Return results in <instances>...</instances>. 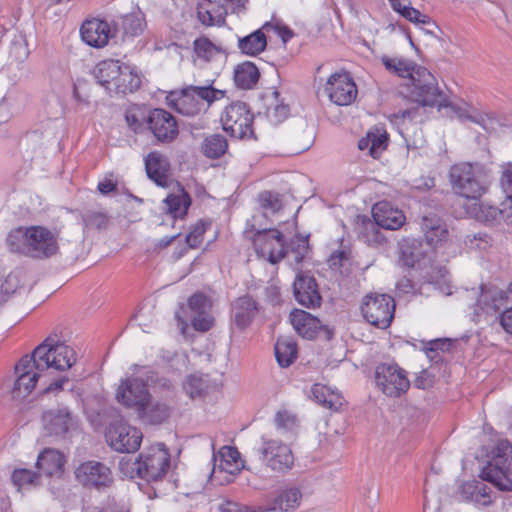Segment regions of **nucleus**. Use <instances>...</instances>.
<instances>
[{
    "instance_id": "nucleus-47",
    "label": "nucleus",
    "mask_w": 512,
    "mask_h": 512,
    "mask_svg": "<svg viewBox=\"0 0 512 512\" xmlns=\"http://www.w3.org/2000/svg\"><path fill=\"white\" fill-rule=\"evenodd\" d=\"M455 341L450 338L434 339L427 343L425 353L431 361L438 362L441 360L440 353L451 351Z\"/></svg>"
},
{
    "instance_id": "nucleus-3",
    "label": "nucleus",
    "mask_w": 512,
    "mask_h": 512,
    "mask_svg": "<svg viewBox=\"0 0 512 512\" xmlns=\"http://www.w3.org/2000/svg\"><path fill=\"white\" fill-rule=\"evenodd\" d=\"M449 181L457 195L472 200L482 197L490 183L485 168L481 164L470 162L452 165L449 170Z\"/></svg>"
},
{
    "instance_id": "nucleus-7",
    "label": "nucleus",
    "mask_w": 512,
    "mask_h": 512,
    "mask_svg": "<svg viewBox=\"0 0 512 512\" xmlns=\"http://www.w3.org/2000/svg\"><path fill=\"white\" fill-rule=\"evenodd\" d=\"M170 465V455L163 444H158L139 455L133 463L132 470L137 476L147 482L161 480Z\"/></svg>"
},
{
    "instance_id": "nucleus-52",
    "label": "nucleus",
    "mask_w": 512,
    "mask_h": 512,
    "mask_svg": "<svg viewBox=\"0 0 512 512\" xmlns=\"http://www.w3.org/2000/svg\"><path fill=\"white\" fill-rule=\"evenodd\" d=\"M206 229H207L206 223H204L202 221L197 222L192 227V229L190 230L188 235L186 236V243H187V245L190 248L198 247L201 244L202 240H203V235H204Z\"/></svg>"
},
{
    "instance_id": "nucleus-35",
    "label": "nucleus",
    "mask_w": 512,
    "mask_h": 512,
    "mask_svg": "<svg viewBox=\"0 0 512 512\" xmlns=\"http://www.w3.org/2000/svg\"><path fill=\"white\" fill-rule=\"evenodd\" d=\"M141 85V77L137 71L130 65L122 64L117 80L112 87V92L131 93L136 91Z\"/></svg>"
},
{
    "instance_id": "nucleus-23",
    "label": "nucleus",
    "mask_w": 512,
    "mask_h": 512,
    "mask_svg": "<svg viewBox=\"0 0 512 512\" xmlns=\"http://www.w3.org/2000/svg\"><path fill=\"white\" fill-rule=\"evenodd\" d=\"M145 169L147 176L158 186H168L170 163L165 155L157 151L150 152L145 157Z\"/></svg>"
},
{
    "instance_id": "nucleus-53",
    "label": "nucleus",
    "mask_w": 512,
    "mask_h": 512,
    "mask_svg": "<svg viewBox=\"0 0 512 512\" xmlns=\"http://www.w3.org/2000/svg\"><path fill=\"white\" fill-rule=\"evenodd\" d=\"M37 474L28 469H16L12 474V482L18 488L35 483Z\"/></svg>"
},
{
    "instance_id": "nucleus-10",
    "label": "nucleus",
    "mask_w": 512,
    "mask_h": 512,
    "mask_svg": "<svg viewBox=\"0 0 512 512\" xmlns=\"http://www.w3.org/2000/svg\"><path fill=\"white\" fill-rule=\"evenodd\" d=\"M15 381L11 390L14 399L27 397L35 388L38 380L45 376L43 371L38 370V365L33 355L23 356L14 368Z\"/></svg>"
},
{
    "instance_id": "nucleus-33",
    "label": "nucleus",
    "mask_w": 512,
    "mask_h": 512,
    "mask_svg": "<svg viewBox=\"0 0 512 512\" xmlns=\"http://www.w3.org/2000/svg\"><path fill=\"white\" fill-rule=\"evenodd\" d=\"M388 135L385 131L375 128L370 130L366 137L361 138L358 142L360 150H368V153L373 158L377 159L381 153L387 148Z\"/></svg>"
},
{
    "instance_id": "nucleus-55",
    "label": "nucleus",
    "mask_w": 512,
    "mask_h": 512,
    "mask_svg": "<svg viewBox=\"0 0 512 512\" xmlns=\"http://www.w3.org/2000/svg\"><path fill=\"white\" fill-rule=\"evenodd\" d=\"M266 114L272 123L278 124L287 118L289 107L283 103L275 104L267 108Z\"/></svg>"
},
{
    "instance_id": "nucleus-5",
    "label": "nucleus",
    "mask_w": 512,
    "mask_h": 512,
    "mask_svg": "<svg viewBox=\"0 0 512 512\" xmlns=\"http://www.w3.org/2000/svg\"><path fill=\"white\" fill-rule=\"evenodd\" d=\"M38 370L44 373L55 370L65 371L76 363L75 351L68 345L48 337L32 353Z\"/></svg>"
},
{
    "instance_id": "nucleus-48",
    "label": "nucleus",
    "mask_w": 512,
    "mask_h": 512,
    "mask_svg": "<svg viewBox=\"0 0 512 512\" xmlns=\"http://www.w3.org/2000/svg\"><path fill=\"white\" fill-rule=\"evenodd\" d=\"M207 389V381L202 376L190 375L183 383V390L192 399L201 397Z\"/></svg>"
},
{
    "instance_id": "nucleus-4",
    "label": "nucleus",
    "mask_w": 512,
    "mask_h": 512,
    "mask_svg": "<svg viewBox=\"0 0 512 512\" xmlns=\"http://www.w3.org/2000/svg\"><path fill=\"white\" fill-rule=\"evenodd\" d=\"M131 376L120 380L116 391V400L127 408H142L149 401L151 394L147 385L154 381V372L150 367L133 364Z\"/></svg>"
},
{
    "instance_id": "nucleus-57",
    "label": "nucleus",
    "mask_w": 512,
    "mask_h": 512,
    "mask_svg": "<svg viewBox=\"0 0 512 512\" xmlns=\"http://www.w3.org/2000/svg\"><path fill=\"white\" fill-rule=\"evenodd\" d=\"M23 242L27 244V228H17L12 230L7 237V244L10 246L12 251L19 250V244Z\"/></svg>"
},
{
    "instance_id": "nucleus-37",
    "label": "nucleus",
    "mask_w": 512,
    "mask_h": 512,
    "mask_svg": "<svg viewBox=\"0 0 512 512\" xmlns=\"http://www.w3.org/2000/svg\"><path fill=\"white\" fill-rule=\"evenodd\" d=\"M198 19L206 26H221L225 23L226 9L211 2L198 6Z\"/></svg>"
},
{
    "instance_id": "nucleus-8",
    "label": "nucleus",
    "mask_w": 512,
    "mask_h": 512,
    "mask_svg": "<svg viewBox=\"0 0 512 512\" xmlns=\"http://www.w3.org/2000/svg\"><path fill=\"white\" fill-rule=\"evenodd\" d=\"M361 311L371 325L386 329L394 318L395 301L387 294L370 293L364 297Z\"/></svg>"
},
{
    "instance_id": "nucleus-18",
    "label": "nucleus",
    "mask_w": 512,
    "mask_h": 512,
    "mask_svg": "<svg viewBox=\"0 0 512 512\" xmlns=\"http://www.w3.org/2000/svg\"><path fill=\"white\" fill-rule=\"evenodd\" d=\"M78 482L86 487H106L112 482L111 470L98 461H86L75 470Z\"/></svg>"
},
{
    "instance_id": "nucleus-29",
    "label": "nucleus",
    "mask_w": 512,
    "mask_h": 512,
    "mask_svg": "<svg viewBox=\"0 0 512 512\" xmlns=\"http://www.w3.org/2000/svg\"><path fill=\"white\" fill-rule=\"evenodd\" d=\"M191 198L185 189L178 185L177 190L163 200L162 209L173 218H182L187 214Z\"/></svg>"
},
{
    "instance_id": "nucleus-30",
    "label": "nucleus",
    "mask_w": 512,
    "mask_h": 512,
    "mask_svg": "<svg viewBox=\"0 0 512 512\" xmlns=\"http://www.w3.org/2000/svg\"><path fill=\"white\" fill-rule=\"evenodd\" d=\"M122 64L119 60L107 59L99 62L95 67L94 76L107 91L112 92Z\"/></svg>"
},
{
    "instance_id": "nucleus-54",
    "label": "nucleus",
    "mask_w": 512,
    "mask_h": 512,
    "mask_svg": "<svg viewBox=\"0 0 512 512\" xmlns=\"http://www.w3.org/2000/svg\"><path fill=\"white\" fill-rule=\"evenodd\" d=\"M275 423L279 429L291 431L297 426L298 420L296 415L284 410L277 412Z\"/></svg>"
},
{
    "instance_id": "nucleus-16",
    "label": "nucleus",
    "mask_w": 512,
    "mask_h": 512,
    "mask_svg": "<svg viewBox=\"0 0 512 512\" xmlns=\"http://www.w3.org/2000/svg\"><path fill=\"white\" fill-rule=\"evenodd\" d=\"M325 92L331 102L339 106L350 105L357 97V87L346 72L331 75L326 84Z\"/></svg>"
},
{
    "instance_id": "nucleus-11",
    "label": "nucleus",
    "mask_w": 512,
    "mask_h": 512,
    "mask_svg": "<svg viewBox=\"0 0 512 512\" xmlns=\"http://www.w3.org/2000/svg\"><path fill=\"white\" fill-rule=\"evenodd\" d=\"M377 387L389 397H399L410 387L406 371L397 364L382 363L376 367Z\"/></svg>"
},
{
    "instance_id": "nucleus-56",
    "label": "nucleus",
    "mask_w": 512,
    "mask_h": 512,
    "mask_svg": "<svg viewBox=\"0 0 512 512\" xmlns=\"http://www.w3.org/2000/svg\"><path fill=\"white\" fill-rule=\"evenodd\" d=\"M191 323L195 330L206 332L212 327L213 318L209 312L196 313L191 317Z\"/></svg>"
},
{
    "instance_id": "nucleus-1",
    "label": "nucleus",
    "mask_w": 512,
    "mask_h": 512,
    "mask_svg": "<svg viewBox=\"0 0 512 512\" xmlns=\"http://www.w3.org/2000/svg\"><path fill=\"white\" fill-rule=\"evenodd\" d=\"M380 60L388 72L402 78H409V97L412 101L421 107L438 105L439 108H450L457 118L461 120L467 118L462 108L446 103V98L440 91L435 77L426 68L416 66L413 61L403 57L383 55Z\"/></svg>"
},
{
    "instance_id": "nucleus-25",
    "label": "nucleus",
    "mask_w": 512,
    "mask_h": 512,
    "mask_svg": "<svg viewBox=\"0 0 512 512\" xmlns=\"http://www.w3.org/2000/svg\"><path fill=\"white\" fill-rule=\"evenodd\" d=\"M289 318L295 331L309 340L314 339L322 327L318 318L301 309L291 311Z\"/></svg>"
},
{
    "instance_id": "nucleus-24",
    "label": "nucleus",
    "mask_w": 512,
    "mask_h": 512,
    "mask_svg": "<svg viewBox=\"0 0 512 512\" xmlns=\"http://www.w3.org/2000/svg\"><path fill=\"white\" fill-rule=\"evenodd\" d=\"M302 493L297 487L283 489L275 496L266 508L258 507L254 512H289L299 507Z\"/></svg>"
},
{
    "instance_id": "nucleus-19",
    "label": "nucleus",
    "mask_w": 512,
    "mask_h": 512,
    "mask_svg": "<svg viewBox=\"0 0 512 512\" xmlns=\"http://www.w3.org/2000/svg\"><path fill=\"white\" fill-rule=\"evenodd\" d=\"M293 293L296 301L307 308H316L321 304V295L313 276L298 272L294 283Z\"/></svg>"
},
{
    "instance_id": "nucleus-50",
    "label": "nucleus",
    "mask_w": 512,
    "mask_h": 512,
    "mask_svg": "<svg viewBox=\"0 0 512 512\" xmlns=\"http://www.w3.org/2000/svg\"><path fill=\"white\" fill-rule=\"evenodd\" d=\"M188 307L193 314L204 313L209 312L211 304L204 294L195 293L188 299Z\"/></svg>"
},
{
    "instance_id": "nucleus-6",
    "label": "nucleus",
    "mask_w": 512,
    "mask_h": 512,
    "mask_svg": "<svg viewBox=\"0 0 512 512\" xmlns=\"http://www.w3.org/2000/svg\"><path fill=\"white\" fill-rule=\"evenodd\" d=\"M482 477L500 490H512V444L501 441L491 462L483 469Z\"/></svg>"
},
{
    "instance_id": "nucleus-43",
    "label": "nucleus",
    "mask_w": 512,
    "mask_h": 512,
    "mask_svg": "<svg viewBox=\"0 0 512 512\" xmlns=\"http://www.w3.org/2000/svg\"><path fill=\"white\" fill-rule=\"evenodd\" d=\"M257 200L265 217L275 215L283 208L282 198L276 192L263 191L258 195Z\"/></svg>"
},
{
    "instance_id": "nucleus-45",
    "label": "nucleus",
    "mask_w": 512,
    "mask_h": 512,
    "mask_svg": "<svg viewBox=\"0 0 512 512\" xmlns=\"http://www.w3.org/2000/svg\"><path fill=\"white\" fill-rule=\"evenodd\" d=\"M121 28L123 31V40L136 37L143 32L144 18L138 13H131L122 17Z\"/></svg>"
},
{
    "instance_id": "nucleus-49",
    "label": "nucleus",
    "mask_w": 512,
    "mask_h": 512,
    "mask_svg": "<svg viewBox=\"0 0 512 512\" xmlns=\"http://www.w3.org/2000/svg\"><path fill=\"white\" fill-rule=\"evenodd\" d=\"M85 226L89 229H105L109 224V217L102 211H88L83 216Z\"/></svg>"
},
{
    "instance_id": "nucleus-51",
    "label": "nucleus",
    "mask_w": 512,
    "mask_h": 512,
    "mask_svg": "<svg viewBox=\"0 0 512 512\" xmlns=\"http://www.w3.org/2000/svg\"><path fill=\"white\" fill-rule=\"evenodd\" d=\"M476 216L479 220L492 224L502 219V208L501 206L481 205Z\"/></svg>"
},
{
    "instance_id": "nucleus-21",
    "label": "nucleus",
    "mask_w": 512,
    "mask_h": 512,
    "mask_svg": "<svg viewBox=\"0 0 512 512\" xmlns=\"http://www.w3.org/2000/svg\"><path fill=\"white\" fill-rule=\"evenodd\" d=\"M80 33L83 41L95 48L104 47L114 36L110 24L97 18L86 20L81 26Z\"/></svg>"
},
{
    "instance_id": "nucleus-34",
    "label": "nucleus",
    "mask_w": 512,
    "mask_h": 512,
    "mask_svg": "<svg viewBox=\"0 0 512 512\" xmlns=\"http://www.w3.org/2000/svg\"><path fill=\"white\" fill-rule=\"evenodd\" d=\"M65 457L55 449H45L37 459V468L47 476L60 474L63 471Z\"/></svg>"
},
{
    "instance_id": "nucleus-39",
    "label": "nucleus",
    "mask_w": 512,
    "mask_h": 512,
    "mask_svg": "<svg viewBox=\"0 0 512 512\" xmlns=\"http://www.w3.org/2000/svg\"><path fill=\"white\" fill-rule=\"evenodd\" d=\"M257 66L249 61L238 64L234 70L235 84L242 89L252 88L259 79Z\"/></svg>"
},
{
    "instance_id": "nucleus-31",
    "label": "nucleus",
    "mask_w": 512,
    "mask_h": 512,
    "mask_svg": "<svg viewBox=\"0 0 512 512\" xmlns=\"http://www.w3.org/2000/svg\"><path fill=\"white\" fill-rule=\"evenodd\" d=\"M431 247L432 246L426 245V242L424 243L420 239L416 238H406L400 243L402 258L405 264L409 267H414L424 259L428 253L427 248Z\"/></svg>"
},
{
    "instance_id": "nucleus-9",
    "label": "nucleus",
    "mask_w": 512,
    "mask_h": 512,
    "mask_svg": "<svg viewBox=\"0 0 512 512\" xmlns=\"http://www.w3.org/2000/svg\"><path fill=\"white\" fill-rule=\"evenodd\" d=\"M254 116L244 102L228 105L221 115L223 129L238 139L251 138L254 134L252 124Z\"/></svg>"
},
{
    "instance_id": "nucleus-32",
    "label": "nucleus",
    "mask_w": 512,
    "mask_h": 512,
    "mask_svg": "<svg viewBox=\"0 0 512 512\" xmlns=\"http://www.w3.org/2000/svg\"><path fill=\"white\" fill-rule=\"evenodd\" d=\"M257 311V305L250 296L239 297L234 304V323L240 329L244 330L252 322Z\"/></svg>"
},
{
    "instance_id": "nucleus-17",
    "label": "nucleus",
    "mask_w": 512,
    "mask_h": 512,
    "mask_svg": "<svg viewBox=\"0 0 512 512\" xmlns=\"http://www.w3.org/2000/svg\"><path fill=\"white\" fill-rule=\"evenodd\" d=\"M28 252L35 258L50 257L58 250L56 236L50 230L42 226L27 228Z\"/></svg>"
},
{
    "instance_id": "nucleus-28",
    "label": "nucleus",
    "mask_w": 512,
    "mask_h": 512,
    "mask_svg": "<svg viewBox=\"0 0 512 512\" xmlns=\"http://www.w3.org/2000/svg\"><path fill=\"white\" fill-rule=\"evenodd\" d=\"M421 230L424 234L426 245L432 247H436L448 237L446 224L435 214L423 216Z\"/></svg>"
},
{
    "instance_id": "nucleus-46",
    "label": "nucleus",
    "mask_w": 512,
    "mask_h": 512,
    "mask_svg": "<svg viewBox=\"0 0 512 512\" xmlns=\"http://www.w3.org/2000/svg\"><path fill=\"white\" fill-rule=\"evenodd\" d=\"M222 52L223 50L220 46L212 43L206 37H201L194 41V53L198 58L204 61H210Z\"/></svg>"
},
{
    "instance_id": "nucleus-62",
    "label": "nucleus",
    "mask_w": 512,
    "mask_h": 512,
    "mask_svg": "<svg viewBox=\"0 0 512 512\" xmlns=\"http://www.w3.org/2000/svg\"><path fill=\"white\" fill-rule=\"evenodd\" d=\"M331 387L323 384H314L311 388V394L313 398L318 402L319 404L323 405L326 402V398L328 397L329 390Z\"/></svg>"
},
{
    "instance_id": "nucleus-42",
    "label": "nucleus",
    "mask_w": 512,
    "mask_h": 512,
    "mask_svg": "<svg viewBox=\"0 0 512 512\" xmlns=\"http://www.w3.org/2000/svg\"><path fill=\"white\" fill-rule=\"evenodd\" d=\"M267 39L262 30H256L251 34L240 38L238 48L240 51L249 56H256L265 50Z\"/></svg>"
},
{
    "instance_id": "nucleus-2",
    "label": "nucleus",
    "mask_w": 512,
    "mask_h": 512,
    "mask_svg": "<svg viewBox=\"0 0 512 512\" xmlns=\"http://www.w3.org/2000/svg\"><path fill=\"white\" fill-rule=\"evenodd\" d=\"M224 96L222 90L212 87L190 85L178 91H171L166 96L167 105L179 114L192 117L206 111L216 100Z\"/></svg>"
},
{
    "instance_id": "nucleus-38",
    "label": "nucleus",
    "mask_w": 512,
    "mask_h": 512,
    "mask_svg": "<svg viewBox=\"0 0 512 512\" xmlns=\"http://www.w3.org/2000/svg\"><path fill=\"white\" fill-rule=\"evenodd\" d=\"M137 412L142 419L149 423L161 424L169 417L170 408L165 403L152 401L150 398Z\"/></svg>"
},
{
    "instance_id": "nucleus-22",
    "label": "nucleus",
    "mask_w": 512,
    "mask_h": 512,
    "mask_svg": "<svg viewBox=\"0 0 512 512\" xmlns=\"http://www.w3.org/2000/svg\"><path fill=\"white\" fill-rule=\"evenodd\" d=\"M372 216L378 225L387 230L399 229L406 219L401 210L393 207L387 201L376 203L372 207Z\"/></svg>"
},
{
    "instance_id": "nucleus-64",
    "label": "nucleus",
    "mask_w": 512,
    "mask_h": 512,
    "mask_svg": "<svg viewBox=\"0 0 512 512\" xmlns=\"http://www.w3.org/2000/svg\"><path fill=\"white\" fill-rule=\"evenodd\" d=\"M219 511L220 512H254L258 511V508H255L253 510H250L246 506H241L238 503L232 502V501H226L219 505Z\"/></svg>"
},
{
    "instance_id": "nucleus-58",
    "label": "nucleus",
    "mask_w": 512,
    "mask_h": 512,
    "mask_svg": "<svg viewBox=\"0 0 512 512\" xmlns=\"http://www.w3.org/2000/svg\"><path fill=\"white\" fill-rule=\"evenodd\" d=\"M307 252H308L307 240L306 239H298V244L287 253V257L290 261H293L295 264H299L303 261Z\"/></svg>"
},
{
    "instance_id": "nucleus-13",
    "label": "nucleus",
    "mask_w": 512,
    "mask_h": 512,
    "mask_svg": "<svg viewBox=\"0 0 512 512\" xmlns=\"http://www.w3.org/2000/svg\"><path fill=\"white\" fill-rule=\"evenodd\" d=\"M243 468L244 462L239 451L235 447L223 446L213 454L211 478L219 484H228Z\"/></svg>"
},
{
    "instance_id": "nucleus-12",
    "label": "nucleus",
    "mask_w": 512,
    "mask_h": 512,
    "mask_svg": "<svg viewBox=\"0 0 512 512\" xmlns=\"http://www.w3.org/2000/svg\"><path fill=\"white\" fill-rule=\"evenodd\" d=\"M256 454L262 463L276 472H285L292 468L294 456L290 447L281 441L262 438Z\"/></svg>"
},
{
    "instance_id": "nucleus-41",
    "label": "nucleus",
    "mask_w": 512,
    "mask_h": 512,
    "mask_svg": "<svg viewBox=\"0 0 512 512\" xmlns=\"http://www.w3.org/2000/svg\"><path fill=\"white\" fill-rule=\"evenodd\" d=\"M275 356L281 367H289L297 358V344L289 337H280L275 344Z\"/></svg>"
},
{
    "instance_id": "nucleus-26",
    "label": "nucleus",
    "mask_w": 512,
    "mask_h": 512,
    "mask_svg": "<svg viewBox=\"0 0 512 512\" xmlns=\"http://www.w3.org/2000/svg\"><path fill=\"white\" fill-rule=\"evenodd\" d=\"M484 478L483 480H473L463 483L459 488V494L464 501L472 502L479 506H488L491 504V489Z\"/></svg>"
},
{
    "instance_id": "nucleus-15",
    "label": "nucleus",
    "mask_w": 512,
    "mask_h": 512,
    "mask_svg": "<svg viewBox=\"0 0 512 512\" xmlns=\"http://www.w3.org/2000/svg\"><path fill=\"white\" fill-rule=\"evenodd\" d=\"M142 437L140 430L123 422L111 424L106 434L109 445L122 453L136 451L140 447Z\"/></svg>"
},
{
    "instance_id": "nucleus-60",
    "label": "nucleus",
    "mask_w": 512,
    "mask_h": 512,
    "mask_svg": "<svg viewBox=\"0 0 512 512\" xmlns=\"http://www.w3.org/2000/svg\"><path fill=\"white\" fill-rule=\"evenodd\" d=\"M403 9L404 13L402 16L411 22L418 24H428L430 22V18L427 15L422 14L419 10L410 7L409 5L407 8Z\"/></svg>"
},
{
    "instance_id": "nucleus-63",
    "label": "nucleus",
    "mask_w": 512,
    "mask_h": 512,
    "mask_svg": "<svg viewBox=\"0 0 512 512\" xmlns=\"http://www.w3.org/2000/svg\"><path fill=\"white\" fill-rule=\"evenodd\" d=\"M501 187L507 195L512 194V164L506 166L500 179Z\"/></svg>"
},
{
    "instance_id": "nucleus-40",
    "label": "nucleus",
    "mask_w": 512,
    "mask_h": 512,
    "mask_svg": "<svg viewBox=\"0 0 512 512\" xmlns=\"http://www.w3.org/2000/svg\"><path fill=\"white\" fill-rule=\"evenodd\" d=\"M381 226L375 220H363L358 227L359 238L369 246H381L386 242V238L381 231Z\"/></svg>"
},
{
    "instance_id": "nucleus-59",
    "label": "nucleus",
    "mask_w": 512,
    "mask_h": 512,
    "mask_svg": "<svg viewBox=\"0 0 512 512\" xmlns=\"http://www.w3.org/2000/svg\"><path fill=\"white\" fill-rule=\"evenodd\" d=\"M16 275L9 274L0 286V304L6 300V296L12 294L18 288Z\"/></svg>"
},
{
    "instance_id": "nucleus-14",
    "label": "nucleus",
    "mask_w": 512,
    "mask_h": 512,
    "mask_svg": "<svg viewBox=\"0 0 512 512\" xmlns=\"http://www.w3.org/2000/svg\"><path fill=\"white\" fill-rule=\"evenodd\" d=\"M257 255L271 264L280 262L286 255L283 234L277 229H263L253 236Z\"/></svg>"
},
{
    "instance_id": "nucleus-61",
    "label": "nucleus",
    "mask_w": 512,
    "mask_h": 512,
    "mask_svg": "<svg viewBox=\"0 0 512 512\" xmlns=\"http://www.w3.org/2000/svg\"><path fill=\"white\" fill-rule=\"evenodd\" d=\"M343 404V397L336 389L330 388L324 407L337 411Z\"/></svg>"
},
{
    "instance_id": "nucleus-44",
    "label": "nucleus",
    "mask_w": 512,
    "mask_h": 512,
    "mask_svg": "<svg viewBox=\"0 0 512 512\" xmlns=\"http://www.w3.org/2000/svg\"><path fill=\"white\" fill-rule=\"evenodd\" d=\"M228 148L227 140L220 134L207 136L201 146L203 154L209 158H219Z\"/></svg>"
},
{
    "instance_id": "nucleus-27",
    "label": "nucleus",
    "mask_w": 512,
    "mask_h": 512,
    "mask_svg": "<svg viewBox=\"0 0 512 512\" xmlns=\"http://www.w3.org/2000/svg\"><path fill=\"white\" fill-rule=\"evenodd\" d=\"M43 425L53 435H64L73 425V418L67 408H57L44 412Z\"/></svg>"
},
{
    "instance_id": "nucleus-20",
    "label": "nucleus",
    "mask_w": 512,
    "mask_h": 512,
    "mask_svg": "<svg viewBox=\"0 0 512 512\" xmlns=\"http://www.w3.org/2000/svg\"><path fill=\"white\" fill-rule=\"evenodd\" d=\"M148 126L160 142H171L178 135L175 118L164 109H154L150 112Z\"/></svg>"
},
{
    "instance_id": "nucleus-36",
    "label": "nucleus",
    "mask_w": 512,
    "mask_h": 512,
    "mask_svg": "<svg viewBox=\"0 0 512 512\" xmlns=\"http://www.w3.org/2000/svg\"><path fill=\"white\" fill-rule=\"evenodd\" d=\"M502 294L482 290L477 302L473 306L474 315L480 318L483 315H495L500 309Z\"/></svg>"
}]
</instances>
